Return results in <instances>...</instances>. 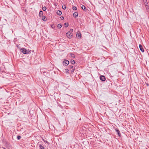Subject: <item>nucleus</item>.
<instances>
[{
	"instance_id": "f257e3e1",
	"label": "nucleus",
	"mask_w": 149,
	"mask_h": 149,
	"mask_svg": "<svg viewBox=\"0 0 149 149\" xmlns=\"http://www.w3.org/2000/svg\"><path fill=\"white\" fill-rule=\"evenodd\" d=\"M20 49L23 53L24 54H29L31 53L30 51L27 50L26 49L21 48Z\"/></svg>"
},
{
	"instance_id": "f03ea898",
	"label": "nucleus",
	"mask_w": 149,
	"mask_h": 149,
	"mask_svg": "<svg viewBox=\"0 0 149 149\" xmlns=\"http://www.w3.org/2000/svg\"><path fill=\"white\" fill-rule=\"evenodd\" d=\"M71 34L70 31H68L66 33V35L68 38H71L72 37V35H71Z\"/></svg>"
},
{
	"instance_id": "7ed1b4c3",
	"label": "nucleus",
	"mask_w": 149,
	"mask_h": 149,
	"mask_svg": "<svg viewBox=\"0 0 149 149\" xmlns=\"http://www.w3.org/2000/svg\"><path fill=\"white\" fill-rule=\"evenodd\" d=\"M69 62L67 60H65L63 61V64L65 65H67L69 64Z\"/></svg>"
},
{
	"instance_id": "20e7f679",
	"label": "nucleus",
	"mask_w": 149,
	"mask_h": 149,
	"mask_svg": "<svg viewBox=\"0 0 149 149\" xmlns=\"http://www.w3.org/2000/svg\"><path fill=\"white\" fill-rule=\"evenodd\" d=\"M100 79L102 81H104L105 80V77L104 76L101 75L100 77Z\"/></svg>"
},
{
	"instance_id": "39448f33",
	"label": "nucleus",
	"mask_w": 149,
	"mask_h": 149,
	"mask_svg": "<svg viewBox=\"0 0 149 149\" xmlns=\"http://www.w3.org/2000/svg\"><path fill=\"white\" fill-rule=\"evenodd\" d=\"M143 1L145 4V6L146 7V8H147L148 7V3L147 1V0H143Z\"/></svg>"
},
{
	"instance_id": "423d86ee",
	"label": "nucleus",
	"mask_w": 149,
	"mask_h": 149,
	"mask_svg": "<svg viewBox=\"0 0 149 149\" xmlns=\"http://www.w3.org/2000/svg\"><path fill=\"white\" fill-rule=\"evenodd\" d=\"M139 47L140 50L142 52H144V50L142 46L140 44L139 45Z\"/></svg>"
},
{
	"instance_id": "0eeeda50",
	"label": "nucleus",
	"mask_w": 149,
	"mask_h": 149,
	"mask_svg": "<svg viewBox=\"0 0 149 149\" xmlns=\"http://www.w3.org/2000/svg\"><path fill=\"white\" fill-rule=\"evenodd\" d=\"M78 12H76L74 13L73 14V16L75 17H77L78 16Z\"/></svg>"
},
{
	"instance_id": "6e6552de",
	"label": "nucleus",
	"mask_w": 149,
	"mask_h": 149,
	"mask_svg": "<svg viewBox=\"0 0 149 149\" xmlns=\"http://www.w3.org/2000/svg\"><path fill=\"white\" fill-rule=\"evenodd\" d=\"M116 132H117V134H118V135L119 136H120V135H121V134H120V131L118 129H116Z\"/></svg>"
},
{
	"instance_id": "1a4fd4ad",
	"label": "nucleus",
	"mask_w": 149,
	"mask_h": 149,
	"mask_svg": "<svg viewBox=\"0 0 149 149\" xmlns=\"http://www.w3.org/2000/svg\"><path fill=\"white\" fill-rule=\"evenodd\" d=\"M43 12L41 10L39 12V16L40 17H42L43 16Z\"/></svg>"
},
{
	"instance_id": "9d476101",
	"label": "nucleus",
	"mask_w": 149,
	"mask_h": 149,
	"mask_svg": "<svg viewBox=\"0 0 149 149\" xmlns=\"http://www.w3.org/2000/svg\"><path fill=\"white\" fill-rule=\"evenodd\" d=\"M81 8L84 11H86V9L84 6L82 5Z\"/></svg>"
},
{
	"instance_id": "9b49d317",
	"label": "nucleus",
	"mask_w": 149,
	"mask_h": 149,
	"mask_svg": "<svg viewBox=\"0 0 149 149\" xmlns=\"http://www.w3.org/2000/svg\"><path fill=\"white\" fill-rule=\"evenodd\" d=\"M56 13H57V14L59 15H61L62 14L61 12V11L59 10H58L57 11Z\"/></svg>"
},
{
	"instance_id": "f8f14e48",
	"label": "nucleus",
	"mask_w": 149,
	"mask_h": 149,
	"mask_svg": "<svg viewBox=\"0 0 149 149\" xmlns=\"http://www.w3.org/2000/svg\"><path fill=\"white\" fill-rule=\"evenodd\" d=\"M42 19L44 21H46L47 20V19H46V17L45 16H42Z\"/></svg>"
},
{
	"instance_id": "ddd939ff",
	"label": "nucleus",
	"mask_w": 149,
	"mask_h": 149,
	"mask_svg": "<svg viewBox=\"0 0 149 149\" xmlns=\"http://www.w3.org/2000/svg\"><path fill=\"white\" fill-rule=\"evenodd\" d=\"M70 62L72 64H74L75 63V61L73 60H71Z\"/></svg>"
},
{
	"instance_id": "4468645a",
	"label": "nucleus",
	"mask_w": 149,
	"mask_h": 149,
	"mask_svg": "<svg viewBox=\"0 0 149 149\" xmlns=\"http://www.w3.org/2000/svg\"><path fill=\"white\" fill-rule=\"evenodd\" d=\"M62 27V25L60 24H58L57 27L58 28H61Z\"/></svg>"
},
{
	"instance_id": "2eb2a0df",
	"label": "nucleus",
	"mask_w": 149,
	"mask_h": 149,
	"mask_svg": "<svg viewBox=\"0 0 149 149\" xmlns=\"http://www.w3.org/2000/svg\"><path fill=\"white\" fill-rule=\"evenodd\" d=\"M64 26H65V27H67L69 25V24L68 23H65L64 24Z\"/></svg>"
},
{
	"instance_id": "dca6fc26",
	"label": "nucleus",
	"mask_w": 149,
	"mask_h": 149,
	"mask_svg": "<svg viewBox=\"0 0 149 149\" xmlns=\"http://www.w3.org/2000/svg\"><path fill=\"white\" fill-rule=\"evenodd\" d=\"M70 55L72 57L74 58L75 57L74 55L72 53H70Z\"/></svg>"
},
{
	"instance_id": "f3484780",
	"label": "nucleus",
	"mask_w": 149,
	"mask_h": 149,
	"mask_svg": "<svg viewBox=\"0 0 149 149\" xmlns=\"http://www.w3.org/2000/svg\"><path fill=\"white\" fill-rule=\"evenodd\" d=\"M39 147L40 148V149H45L44 147L41 145H40Z\"/></svg>"
},
{
	"instance_id": "a211bd4d",
	"label": "nucleus",
	"mask_w": 149,
	"mask_h": 149,
	"mask_svg": "<svg viewBox=\"0 0 149 149\" xmlns=\"http://www.w3.org/2000/svg\"><path fill=\"white\" fill-rule=\"evenodd\" d=\"M46 9H47V8L45 6L43 7H42V9L44 11H45L46 10Z\"/></svg>"
},
{
	"instance_id": "6ab92c4d",
	"label": "nucleus",
	"mask_w": 149,
	"mask_h": 149,
	"mask_svg": "<svg viewBox=\"0 0 149 149\" xmlns=\"http://www.w3.org/2000/svg\"><path fill=\"white\" fill-rule=\"evenodd\" d=\"M62 8L64 10L65 9H66V5H65L63 6Z\"/></svg>"
},
{
	"instance_id": "aec40b11",
	"label": "nucleus",
	"mask_w": 149,
	"mask_h": 149,
	"mask_svg": "<svg viewBox=\"0 0 149 149\" xmlns=\"http://www.w3.org/2000/svg\"><path fill=\"white\" fill-rule=\"evenodd\" d=\"M72 9L74 10H76L77 9V7L76 6H73L72 7Z\"/></svg>"
},
{
	"instance_id": "412c9836",
	"label": "nucleus",
	"mask_w": 149,
	"mask_h": 149,
	"mask_svg": "<svg viewBox=\"0 0 149 149\" xmlns=\"http://www.w3.org/2000/svg\"><path fill=\"white\" fill-rule=\"evenodd\" d=\"M69 68L70 69H71L73 68V66L72 65H69Z\"/></svg>"
},
{
	"instance_id": "4be33fe9",
	"label": "nucleus",
	"mask_w": 149,
	"mask_h": 149,
	"mask_svg": "<svg viewBox=\"0 0 149 149\" xmlns=\"http://www.w3.org/2000/svg\"><path fill=\"white\" fill-rule=\"evenodd\" d=\"M42 140L45 142L47 143L48 144H49V143L47 141L45 140L44 139H42Z\"/></svg>"
},
{
	"instance_id": "5701e85b",
	"label": "nucleus",
	"mask_w": 149,
	"mask_h": 149,
	"mask_svg": "<svg viewBox=\"0 0 149 149\" xmlns=\"http://www.w3.org/2000/svg\"><path fill=\"white\" fill-rule=\"evenodd\" d=\"M21 138V136H18L17 137V138L18 140L20 139Z\"/></svg>"
},
{
	"instance_id": "b1692460",
	"label": "nucleus",
	"mask_w": 149,
	"mask_h": 149,
	"mask_svg": "<svg viewBox=\"0 0 149 149\" xmlns=\"http://www.w3.org/2000/svg\"><path fill=\"white\" fill-rule=\"evenodd\" d=\"M77 36L78 37H81V34L80 33H77Z\"/></svg>"
},
{
	"instance_id": "393cba45",
	"label": "nucleus",
	"mask_w": 149,
	"mask_h": 149,
	"mask_svg": "<svg viewBox=\"0 0 149 149\" xmlns=\"http://www.w3.org/2000/svg\"><path fill=\"white\" fill-rule=\"evenodd\" d=\"M65 71L66 73H68L69 72V70L68 69H65Z\"/></svg>"
},
{
	"instance_id": "a878e982",
	"label": "nucleus",
	"mask_w": 149,
	"mask_h": 149,
	"mask_svg": "<svg viewBox=\"0 0 149 149\" xmlns=\"http://www.w3.org/2000/svg\"><path fill=\"white\" fill-rule=\"evenodd\" d=\"M60 18L61 20H63L64 19V17L63 16L61 17Z\"/></svg>"
},
{
	"instance_id": "bb28decb",
	"label": "nucleus",
	"mask_w": 149,
	"mask_h": 149,
	"mask_svg": "<svg viewBox=\"0 0 149 149\" xmlns=\"http://www.w3.org/2000/svg\"><path fill=\"white\" fill-rule=\"evenodd\" d=\"M70 31V33L71 32H73V29H71L70 30V31Z\"/></svg>"
},
{
	"instance_id": "cd10ccee",
	"label": "nucleus",
	"mask_w": 149,
	"mask_h": 149,
	"mask_svg": "<svg viewBox=\"0 0 149 149\" xmlns=\"http://www.w3.org/2000/svg\"><path fill=\"white\" fill-rule=\"evenodd\" d=\"M75 70V69H73L72 70V72H74V70Z\"/></svg>"
},
{
	"instance_id": "c85d7f7f",
	"label": "nucleus",
	"mask_w": 149,
	"mask_h": 149,
	"mask_svg": "<svg viewBox=\"0 0 149 149\" xmlns=\"http://www.w3.org/2000/svg\"><path fill=\"white\" fill-rule=\"evenodd\" d=\"M146 85L147 86H149V84L148 83H147V84H146Z\"/></svg>"
},
{
	"instance_id": "c756f323",
	"label": "nucleus",
	"mask_w": 149,
	"mask_h": 149,
	"mask_svg": "<svg viewBox=\"0 0 149 149\" xmlns=\"http://www.w3.org/2000/svg\"><path fill=\"white\" fill-rule=\"evenodd\" d=\"M1 69L0 68V72L1 71Z\"/></svg>"
},
{
	"instance_id": "7c9ffc66",
	"label": "nucleus",
	"mask_w": 149,
	"mask_h": 149,
	"mask_svg": "<svg viewBox=\"0 0 149 149\" xmlns=\"http://www.w3.org/2000/svg\"><path fill=\"white\" fill-rule=\"evenodd\" d=\"M52 28H53V26H52Z\"/></svg>"
}]
</instances>
